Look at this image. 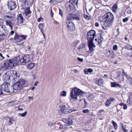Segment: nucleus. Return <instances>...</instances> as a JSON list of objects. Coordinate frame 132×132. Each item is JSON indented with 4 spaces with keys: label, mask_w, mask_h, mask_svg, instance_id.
Segmentation results:
<instances>
[{
    "label": "nucleus",
    "mask_w": 132,
    "mask_h": 132,
    "mask_svg": "<svg viewBox=\"0 0 132 132\" xmlns=\"http://www.w3.org/2000/svg\"><path fill=\"white\" fill-rule=\"evenodd\" d=\"M123 75L126 77L127 78L128 77H130V76L126 73L124 71H123Z\"/></svg>",
    "instance_id": "44"
},
{
    "label": "nucleus",
    "mask_w": 132,
    "mask_h": 132,
    "mask_svg": "<svg viewBox=\"0 0 132 132\" xmlns=\"http://www.w3.org/2000/svg\"><path fill=\"white\" fill-rule=\"evenodd\" d=\"M128 20V17H127L124 19H123V22H126Z\"/></svg>",
    "instance_id": "48"
},
{
    "label": "nucleus",
    "mask_w": 132,
    "mask_h": 132,
    "mask_svg": "<svg viewBox=\"0 0 132 132\" xmlns=\"http://www.w3.org/2000/svg\"><path fill=\"white\" fill-rule=\"evenodd\" d=\"M26 37L27 36H25L24 35L19 36L16 34L14 37V39L17 42H19L21 41L26 39Z\"/></svg>",
    "instance_id": "12"
},
{
    "label": "nucleus",
    "mask_w": 132,
    "mask_h": 132,
    "mask_svg": "<svg viewBox=\"0 0 132 132\" xmlns=\"http://www.w3.org/2000/svg\"><path fill=\"white\" fill-rule=\"evenodd\" d=\"M27 111H26L23 113H19L18 114L19 116L24 117L27 115Z\"/></svg>",
    "instance_id": "32"
},
{
    "label": "nucleus",
    "mask_w": 132,
    "mask_h": 132,
    "mask_svg": "<svg viewBox=\"0 0 132 132\" xmlns=\"http://www.w3.org/2000/svg\"><path fill=\"white\" fill-rule=\"evenodd\" d=\"M82 112L83 113H89L90 112L89 110L87 109L83 110L82 111Z\"/></svg>",
    "instance_id": "43"
},
{
    "label": "nucleus",
    "mask_w": 132,
    "mask_h": 132,
    "mask_svg": "<svg viewBox=\"0 0 132 132\" xmlns=\"http://www.w3.org/2000/svg\"><path fill=\"white\" fill-rule=\"evenodd\" d=\"M30 61L29 56L28 55H26L23 56L20 58V61L21 63H26Z\"/></svg>",
    "instance_id": "10"
},
{
    "label": "nucleus",
    "mask_w": 132,
    "mask_h": 132,
    "mask_svg": "<svg viewBox=\"0 0 132 132\" xmlns=\"http://www.w3.org/2000/svg\"><path fill=\"white\" fill-rule=\"evenodd\" d=\"M38 27L40 29V30H41L42 31V30H43L44 28V26L43 24L40 23L39 24Z\"/></svg>",
    "instance_id": "36"
},
{
    "label": "nucleus",
    "mask_w": 132,
    "mask_h": 132,
    "mask_svg": "<svg viewBox=\"0 0 132 132\" xmlns=\"http://www.w3.org/2000/svg\"><path fill=\"white\" fill-rule=\"evenodd\" d=\"M106 16L107 20H110L113 21L114 16L113 15L111 12L106 13Z\"/></svg>",
    "instance_id": "15"
},
{
    "label": "nucleus",
    "mask_w": 132,
    "mask_h": 132,
    "mask_svg": "<svg viewBox=\"0 0 132 132\" xmlns=\"http://www.w3.org/2000/svg\"><path fill=\"white\" fill-rule=\"evenodd\" d=\"M127 79L128 82L129 84H132V79L131 78L130 76V77H128L127 78Z\"/></svg>",
    "instance_id": "38"
},
{
    "label": "nucleus",
    "mask_w": 132,
    "mask_h": 132,
    "mask_svg": "<svg viewBox=\"0 0 132 132\" xmlns=\"http://www.w3.org/2000/svg\"><path fill=\"white\" fill-rule=\"evenodd\" d=\"M66 24L67 25V28L68 30L73 31L75 29L74 24L73 22L70 21H67Z\"/></svg>",
    "instance_id": "11"
},
{
    "label": "nucleus",
    "mask_w": 132,
    "mask_h": 132,
    "mask_svg": "<svg viewBox=\"0 0 132 132\" xmlns=\"http://www.w3.org/2000/svg\"><path fill=\"white\" fill-rule=\"evenodd\" d=\"M73 123V121L72 120L70 119H69L67 120V124L68 125H71Z\"/></svg>",
    "instance_id": "35"
},
{
    "label": "nucleus",
    "mask_w": 132,
    "mask_h": 132,
    "mask_svg": "<svg viewBox=\"0 0 132 132\" xmlns=\"http://www.w3.org/2000/svg\"><path fill=\"white\" fill-rule=\"evenodd\" d=\"M85 46V45L84 44H82L79 46H78V50H80L84 48Z\"/></svg>",
    "instance_id": "37"
},
{
    "label": "nucleus",
    "mask_w": 132,
    "mask_h": 132,
    "mask_svg": "<svg viewBox=\"0 0 132 132\" xmlns=\"http://www.w3.org/2000/svg\"><path fill=\"white\" fill-rule=\"evenodd\" d=\"M65 105H63L62 107L61 108V110L63 112V110H65Z\"/></svg>",
    "instance_id": "53"
},
{
    "label": "nucleus",
    "mask_w": 132,
    "mask_h": 132,
    "mask_svg": "<svg viewBox=\"0 0 132 132\" xmlns=\"http://www.w3.org/2000/svg\"><path fill=\"white\" fill-rule=\"evenodd\" d=\"M70 2L71 3H76V4L77 5L78 3V0H69Z\"/></svg>",
    "instance_id": "40"
},
{
    "label": "nucleus",
    "mask_w": 132,
    "mask_h": 132,
    "mask_svg": "<svg viewBox=\"0 0 132 132\" xmlns=\"http://www.w3.org/2000/svg\"><path fill=\"white\" fill-rule=\"evenodd\" d=\"M113 49L114 50H116L117 49V46L116 45H114L113 47Z\"/></svg>",
    "instance_id": "49"
},
{
    "label": "nucleus",
    "mask_w": 132,
    "mask_h": 132,
    "mask_svg": "<svg viewBox=\"0 0 132 132\" xmlns=\"http://www.w3.org/2000/svg\"><path fill=\"white\" fill-rule=\"evenodd\" d=\"M106 55L108 57L110 58L113 57L115 56V54L114 52L112 51H111L109 50L106 53Z\"/></svg>",
    "instance_id": "17"
},
{
    "label": "nucleus",
    "mask_w": 132,
    "mask_h": 132,
    "mask_svg": "<svg viewBox=\"0 0 132 132\" xmlns=\"http://www.w3.org/2000/svg\"><path fill=\"white\" fill-rule=\"evenodd\" d=\"M19 74L18 73L15 71H9L4 74L3 79L5 81L10 80L11 78H12L15 81H17L19 79Z\"/></svg>",
    "instance_id": "2"
},
{
    "label": "nucleus",
    "mask_w": 132,
    "mask_h": 132,
    "mask_svg": "<svg viewBox=\"0 0 132 132\" xmlns=\"http://www.w3.org/2000/svg\"><path fill=\"white\" fill-rule=\"evenodd\" d=\"M53 14H54L53 13L52 9H51V15L52 17H53Z\"/></svg>",
    "instance_id": "62"
},
{
    "label": "nucleus",
    "mask_w": 132,
    "mask_h": 132,
    "mask_svg": "<svg viewBox=\"0 0 132 132\" xmlns=\"http://www.w3.org/2000/svg\"><path fill=\"white\" fill-rule=\"evenodd\" d=\"M59 14L60 15L62 16H63V11H62L60 9H59Z\"/></svg>",
    "instance_id": "50"
},
{
    "label": "nucleus",
    "mask_w": 132,
    "mask_h": 132,
    "mask_svg": "<svg viewBox=\"0 0 132 132\" xmlns=\"http://www.w3.org/2000/svg\"><path fill=\"white\" fill-rule=\"evenodd\" d=\"M67 120H68V119L64 118L63 119L62 121L63 122L67 124Z\"/></svg>",
    "instance_id": "54"
},
{
    "label": "nucleus",
    "mask_w": 132,
    "mask_h": 132,
    "mask_svg": "<svg viewBox=\"0 0 132 132\" xmlns=\"http://www.w3.org/2000/svg\"><path fill=\"white\" fill-rule=\"evenodd\" d=\"M63 112L65 114H68L70 113L73 111H76L77 110L73 109H65V110H63Z\"/></svg>",
    "instance_id": "21"
},
{
    "label": "nucleus",
    "mask_w": 132,
    "mask_h": 132,
    "mask_svg": "<svg viewBox=\"0 0 132 132\" xmlns=\"http://www.w3.org/2000/svg\"><path fill=\"white\" fill-rule=\"evenodd\" d=\"M38 83V82L37 81L35 82L34 84V86H37V85Z\"/></svg>",
    "instance_id": "60"
},
{
    "label": "nucleus",
    "mask_w": 132,
    "mask_h": 132,
    "mask_svg": "<svg viewBox=\"0 0 132 132\" xmlns=\"http://www.w3.org/2000/svg\"><path fill=\"white\" fill-rule=\"evenodd\" d=\"M14 32V31L13 30H12L11 31V32H10L9 34L10 35H12Z\"/></svg>",
    "instance_id": "58"
},
{
    "label": "nucleus",
    "mask_w": 132,
    "mask_h": 132,
    "mask_svg": "<svg viewBox=\"0 0 132 132\" xmlns=\"http://www.w3.org/2000/svg\"><path fill=\"white\" fill-rule=\"evenodd\" d=\"M27 84V82L23 79H20L18 82L15 83L13 87L14 90H18L23 88Z\"/></svg>",
    "instance_id": "4"
},
{
    "label": "nucleus",
    "mask_w": 132,
    "mask_h": 132,
    "mask_svg": "<svg viewBox=\"0 0 132 132\" xmlns=\"http://www.w3.org/2000/svg\"><path fill=\"white\" fill-rule=\"evenodd\" d=\"M8 8L11 11L14 10L16 7V4L15 3L12 1H10L7 3Z\"/></svg>",
    "instance_id": "13"
},
{
    "label": "nucleus",
    "mask_w": 132,
    "mask_h": 132,
    "mask_svg": "<svg viewBox=\"0 0 132 132\" xmlns=\"http://www.w3.org/2000/svg\"><path fill=\"white\" fill-rule=\"evenodd\" d=\"M104 83L103 80L102 79L100 78V86H102Z\"/></svg>",
    "instance_id": "41"
},
{
    "label": "nucleus",
    "mask_w": 132,
    "mask_h": 132,
    "mask_svg": "<svg viewBox=\"0 0 132 132\" xmlns=\"http://www.w3.org/2000/svg\"><path fill=\"white\" fill-rule=\"evenodd\" d=\"M62 0H50V3H53L55 4L56 3H58L61 2Z\"/></svg>",
    "instance_id": "26"
},
{
    "label": "nucleus",
    "mask_w": 132,
    "mask_h": 132,
    "mask_svg": "<svg viewBox=\"0 0 132 132\" xmlns=\"http://www.w3.org/2000/svg\"><path fill=\"white\" fill-rule=\"evenodd\" d=\"M123 109H124L126 110L127 109V106L126 104H125L124 105H123Z\"/></svg>",
    "instance_id": "51"
},
{
    "label": "nucleus",
    "mask_w": 132,
    "mask_h": 132,
    "mask_svg": "<svg viewBox=\"0 0 132 132\" xmlns=\"http://www.w3.org/2000/svg\"><path fill=\"white\" fill-rule=\"evenodd\" d=\"M83 16L87 20H89L91 19L90 17L86 14H84L83 15Z\"/></svg>",
    "instance_id": "39"
},
{
    "label": "nucleus",
    "mask_w": 132,
    "mask_h": 132,
    "mask_svg": "<svg viewBox=\"0 0 132 132\" xmlns=\"http://www.w3.org/2000/svg\"><path fill=\"white\" fill-rule=\"evenodd\" d=\"M114 99L113 97L108 98L106 102L105 105L107 107L109 106L111 104V102L114 101Z\"/></svg>",
    "instance_id": "18"
},
{
    "label": "nucleus",
    "mask_w": 132,
    "mask_h": 132,
    "mask_svg": "<svg viewBox=\"0 0 132 132\" xmlns=\"http://www.w3.org/2000/svg\"><path fill=\"white\" fill-rule=\"evenodd\" d=\"M106 13L104 16L101 15L100 16V21L104 22L107 21Z\"/></svg>",
    "instance_id": "22"
},
{
    "label": "nucleus",
    "mask_w": 132,
    "mask_h": 132,
    "mask_svg": "<svg viewBox=\"0 0 132 132\" xmlns=\"http://www.w3.org/2000/svg\"><path fill=\"white\" fill-rule=\"evenodd\" d=\"M100 95V98L101 100H103L106 98L105 94L101 92Z\"/></svg>",
    "instance_id": "29"
},
{
    "label": "nucleus",
    "mask_w": 132,
    "mask_h": 132,
    "mask_svg": "<svg viewBox=\"0 0 132 132\" xmlns=\"http://www.w3.org/2000/svg\"><path fill=\"white\" fill-rule=\"evenodd\" d=\"M88 72L89 73H91L93 71V70L91 69H88Z\"/></svg>",
    "instance_id": "57"
},
{
    "label": "nucleus",
    "mask_w": 132,
    "mask_h": 132,
    "mask_svg": "<svg viewBox=\"0 0 132 132\" xmlns=\"http://www.w3.org/2000/svg\"><path fill=\"white\" fill-rule=\"evenodd\" d=\"M24 13L25 15L27 16L31 13V11L30 10V8H28L25 11Z\"/></svg>",
    "instance_id": "27"
},
{
    "label": "nucleus",
    "mask_w": 132,
    "mask_h": 132,
    "mask_svg": "<svg viewBox=\"0 0 132 132\" xmlns=\"http://www.w3.org/2000/svg\"><path fill=\"white\" fill-rule=\"evenodd\" d=\"M5 23L6 26L10 27L11 30L12 29L13 26L14 25V21L12 19H7L5 20Z\"/></svg>",
    "instance_id": "6"
},
{
    "label": "nucleus",
    "mask_w": 132,
    "mask_h": 132,
    "mask_svg": "<svg viewBox=\"0 0 132 132\" xmlns=\"http://www.w3.org/2000/svg\"><path fill=\"white\" fill-rule=\"evenodd\" d=\"M12 64L11 63L10 61V60L6 61L3 64L4 67L5 68V69H7L9 67H10L11 68L13 67V66H12Z\"/></svg>",
    "instance_id": "14"
},
{
    "label": "nucleus",
    "mask_w": 132,
    "mask_h": 132,
    "mask_svg": "<svg viewBox=\"0 0 132 132\" xmlns=\"http://www.w3.org/2000/svg\"><path fill=\"white\" fill-rule=\"evenodd\" d=\"M77 59L80 62H82L83 61V59L79 57H78L77 58Z\"/></svg>",
    "instance_id": "56"
},
{
    "label": "nucleus",
    "mask_w": 132,
    "mask_h": 132,
    "mask_svg": "<svg viewBox=\"0 0 132 132\" xmlns=\"http://www.w3.org/2000/svg\"><path fill=\"white\" fill-rule=\"evenodd\" d=\"M125 48L128 50H130L132 49V47L130 45L128 44L125 47Z\"/></svg>",
    "instance_id": "30"
},
{
    "label": "nucleus",
    "mask_w": 132,
    "mask_h": 132,
    "mask_svg": "<svg viewBox=\"0 0 132 132\" xmlns=\"http://www.w3.org/2000/svg\"><path fill=\"white\" fill-rule=\"evenodd\" d=\"M25 109L24 106L23 105H20L18 107V109L19 110L22 111Z\"/></svg>",
    "instance_id": "33"
},
{
    "label": "nucleus",
    "mask_w": 132,
    "mask_h": 132,
    "mask_svg": "<svg viewBox=\"0 0 132 132\" xmlns=\"http://www.w3.org/2000/svg\"><path fill=\"white\" fill-rule=\"evenodd\" d=\"M84 103L85 104V105H86L87 104V102L86 101L85 99H84Z\"/></svg>",
    "instance_id": "63"
},
{
    "label": "nucleus",
    "mask_w": 132,
    "mask_h": 132,
    "mask_svg": "<svg viewBox=\"0 0 132 132\" xmlns=\"http://www.w3.org/2000/svg\"><path fill=\"white\" fill-rule=\"evenodd\" d=\"M53 125V123L52 122H50L48 123V126L50 127H51Z\"/></svg>",
    "instance_id": "47"
},
{
    "label": "nucleus",
    "mask_w": 132,
    "mask_h": 132,
    "mask_svg": "<svg viewBox=\"0 0 132 132\" xmlns=\"http://www.w3.org/2000/svg\"><path fill=\"white\" fill-rule=\"evenodd\" d=\"M95 31L92 30L89 31L87 34V38L88 40L89 52L91 53L93 51L95 46L93 43L95 36Z\"/></svg>",
    "instance_id": "1"
},
{
    "label": "nucleus",
    "mask_w": 132,
    "mask_h": 132,
    "mask_svg": "<svg viewBox=\"0 0 132 132\" xmlns=\"http://www.w3.org/2000/svg\"><path fill=\"white\" fill-rule=\"evenodd\" d=\"M79 20V18L77 15L72 14H69L67 16V21H69L70 20Z\"/></svg>",
    "instance_id": "7"
},
{
    "label": "nucleus",
    "mask_w": 132,
    "mask_h": 132,
    "mask_svg": "<svg viewBox=\"0 0 132 132\" xmlns=\"http://www.w3.org/2000/svg\"><path fill=\"white\" fill-rule=\"evenodd\" d=\"M111 85L112 87H120V85L117 82H112L111 83Z\"/></svg>",
    "instance_id": "24"
},
{
    "label": "nucleus",
    "mask_w": 132,
    "mask_h": 132,
    "mask_svg": "<svg viewBox=\"0 0 132 132\" xmlns=\"http://www.w3.org/2000/svg\"><path fill=\"white\" fill-rule=\"evenodd\" d=\"M95 26L96 27H98L99 26V24L98 23L96 22L95 24Z\"/></svg>",
    "instance_id": "64"
},
{
    "label": "nucleus",
    "mask_w": 132,
    "mask_h": 132,
    "mask_svg": "<svg viewBox=\"0 0 132 132\" xmlns=\"http://www.w3.org/2000/svg\"><path fill=\"white\" fill-rule=\"evenodd\" d=\"M124 132H128V130L125 127L122 129Z\"/></svg>",
    "instance_id": "55"
},
{
    "label": "nucleus",
    "mask_w": 132,
    "mask_h": 132,
    "mask_svg": "<svg viewBox=\"0 0 132 132\" xmlns=\"http://www.w3.org/2000/svg\"><path fill=\"white\" fill-rule=\"evenodd\" d=\"M121 126H122V129L125 128V127H124V125L122 123H120Z\"/></svg>",
    "instance_id": "61"
},
{
    "label": "nucleus",
    "mask_w": 132,
    "mask_h": 132,
    "mask_svg": "<svg viewBox=\"0 0 132 132\" xmlns=\"http://www.w3.org/2000/svg\"><path fill=\"white\" fill-rule=\"evenodd\" d=\"M66 92L64 91H63L61 92L60 95L61 96H66Z\"/></svg>",
    "instance_id": "34"
},
{
    "label": "nucleus",
    "mask_w": 132,
    "mask_h": 132,
    "mask_svg": "<svg viewBox=\"0 0 132 132\" xmlns=\"http://www.w3.org/2000/svg\"><path fill=\"white\" fill-rule=\"evenodd\" d=\"M71 5H72V4H70L69 3L67 4L66 5V8L67 12H71L72 9Z\"/></svg>",
    "instance_id": "20"
},
{
    "label": "nucleus",
    "mask_w": 132,
    "mask_h": 132,
    "mask_svg": "<svg viewBox=\"0 0 132 132\" xmlns=\"http://www.w3.org/2000/svg\"><path fill=\"white\" fill-rule=\"evenodd\" d=\"M8 33V32L6 28L4 26L0 25V36H5Z\"/></svg>",
    "instance_id": "9"
},
{
    "label": "nucleus",
    "mask_w": 132,
    "mask_h": 132,
    "mask_svg": "<svg viewBox=\"0 0 132 132\" xmlns=\"http://www.w3.org/2000/svg\"><path fill=\"white\" fill-rule=\"evenodd\" d=\"M112 121L114 129L115 130H117L118 126L116 123L113 120H112Z\"/></svg>",
    "instance_id": "28"
},
{
    "label": "nucleus",
    "mask_w": 132,
    "mask_h": 132,
    "mask_svg": "<svg viewBox=\"0 0 132 132\" xmlns=\"http://www.w3.org/2000/svg\"><path fill=\"white\" fill-rule=\"evenodd\" d=\"M84 92L78 88L75 87L72 88L71 91L70 95L71 99L76 101L77 99L78 96H83Z\"/></svg>",
    "instance_id": "3"
},
{
    "label": "nucleus",
    "mask_w": 132,
    "mask_h": 132,
    "mask_svg": "<svg viewBox=\"0 0 132 132\" xmlns=\"http://www.w3.org/2000/svg\"><path fill=\"white\" fill-rule=\"evenodd\" d=\"M84 71L85 73L86 74H87L88 72V69H85L84 70Z\"/></svg>",
    "instance_id": "52"
},
{
    "label": "nucleus",
    "mask_w": 132,
    "mask_h": 132,
    "mask_svg": "<svg viewBox=\"0 0 132 132\" xmlns=\"http://www.w3.org/2000/svg\"><path fill=\"white\" fill-rule=\"evenodd\" d=\"M35 66L34 64L33 63H31L29 64L28 65L27 67L29 69H33Z\"/></svg>",
    "instance_id": "25"
},
{
    "label": "nucleus",
    "mask_w": 132,
    "mask_h": 132,
    "mask_svg": "<svg viewBox=\"0 0 132 132\" xmlns=\"http://www.w3.org/2000/svg\"><path fill=\"white\" fill-rule=\"evenodd\" d=\"M3 90L7 93H11L14 92L13 87L10 86L9 82H4L1 86Z\"/></svg>",
    "instance_id": "5"
},
{
    "label": "nucleus",
    "mask_w": 132,
    "mask_h": 132,
    "mask_svg": "<svg viewBox=\"0 0 132 132\" xmlns=\"http://www.w3.org/2000/svg\"><path fill=\"white\" fill-rule=\"evenodd\" d=\"M95 82L98 85H99V79L97 78L94 80Z\"/></svg>",
    "instance_id": "46"
},
{
    "label": "nucleus",
    "mask_w": 132,
    "mask_h": 132,
    "mask_svg": "<svg viewBox=\"0 0 132 132\" xmlns=\"http://www.w3.org/2000/svg\"><path fill=\"white\" fill-rule=\"evenodd\" d=\"M20 59L19 56H18L13 58V59L10 60V61L13 67L16 66L19 63L20 60Z\"/></svg>",
    "instance_id": "8"
},
{
    "label": "nucleus",
    "mask_w": 132,
    "mask_h": 132,
    "mask_svg": "<svg viewBox=\"0 0 132 132\" xmlns=\"http://www.w3.org/2000/svg\"><path fill=\"white\" fill-rule=\"evenodd\" d=\"M113 21L107 20L103 22V24L105 27H109L112 25Z\"/></svg>",
    "instance_id": "16"
},
{
    "label": "nucleus",
    "mask_w": 132,
    "mask_h": 132,
    "mask_svg": "<svg viewBox=\"0 0 132 132\" xmlns=\"http://www.w3.org/2000/svg\"><path fill=\"white\" fill-rule=\"evenodd\" d=\"M17 21L18 24L19 23H22L23 22V18L21 14H20L18 18Z\"/></svg>",
    "instance_id": "19"
},
{
    "label": "nucleus",
    "mask_w": 132,
    "mask_h": 132,
    "mask_svg": "<svg viewBox=\"0 0 132 132\" xmlns=\"http://www.w3.org/2000/svg\"><path fill=\"white\" fill-rule=\"evenodd\" d=\"M4 59V57L2 53H0V61Z\"/></svg>",
    "instance_id": "45"
},
{
    "label": "nucleus",
    "mask_w": 132,
    "mask_h": 132,
    "mask_svg": "<svg viewBox=\"0 0 132 132\" xmlns=\"http://www.w3.org/2000/svg\"><path fill=\"white\" fill-rule=\"evenodd\" d=\"M8 118L10 120H11L13 121H14V118L13 117H11V118L9 117H8Z\"/></svg>",
    "instance_id": "59"
},
{
    "label": "nucleus",
    "mask_w": 132,
    "mask_h": 132,
    "mask_svg": "<svg viewBox=\"0 0 132 132\" xmlns=\"http://www.w3.org/2000/svg\"><path fill=\"white\" fill-rule=\"evenodd\" d=\"M3 88L2 86H0V95L4 94V91L2 90Z\"/></svg>",
    "instance_id": "42"
},
{
    "label": "nucleus",
    "mask_w": 132,
    "mask_h": 132,
    "mask_svg": "<svg viewBox=\"0 0 132 132\" xmlns=\"http://www.w3.org/2000/svg\"><path fill=\"white\" fill-rule=\"evenodd\" d=\"M117 8V4H114L113 6L112 7V10L114 12H116Z\"/></svg>",
    "instance_id": "31"
},
{
    "label": "nucleus",
    "mask_w": 132,
    "mask_h": 132,
    "mask_svg": "<svg viewBox=\"0 0 132 132\" xmlns=\"http://www.w3.org/2000/svg\"><path fill=\"white\" fill-rule=\"evenodd\" d=\"M13 15V14L10 13H7L5 16V19H12V17Z\"/></svg>",
    "instance_id": "23"
}]
</instances>
